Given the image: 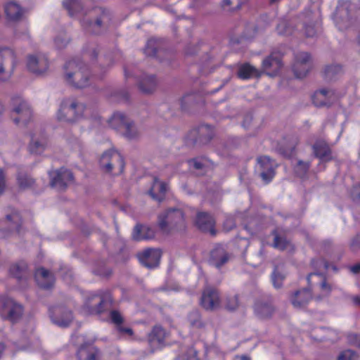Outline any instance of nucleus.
Returning a JSON list of instances; mask_svg holds the SVG:
<instances>
[{
    "label": "nucleus",
    "instance_id": "obj_28",
    "mask_svg": "<svg viewBox=\"0 0 360 360\" xmlns=\"http://www.w3.org/2000/svg\"><path fill=\"white\" fill-rule=\"evenodd\" d=\"M281 59L278 53H271L262 61V69L267 74L276 73L281 68Z\"/></svg>",
    "mask_w": 360,
    "mask_h": 360
},
{
    "label": "nucleus",
    "instance_id": "obj_56",
    "mask_svg": "<svg viewBox=\"0 0 360 360\" xmlns=\"http://www.w3.org/2000/svg\"><path fill=\"white\" fill-rule=\"evenodd\" d=\"M349 2L347 1H339V4L336 8V14L342 16L345 14L347 17L349 15Z\"/></svg>",
    "mask_w": 360,
    "mask_h": 360
},
{
    "label": "nucleus",
    "instance_id": "obj_59",
    "mask_svg": "<svg viewBox=\"0 0 360 360\" xmlns=\"http://www.w3.org/2000/svg\"><path fill=\"white\" fill-rule=\"evenodd\" d=\"M199 51L198 44H188L185 48V53L187 56H193L196 54Z\"/></svg>",
    "mask_w": 360,
    "mask_h": 360
},
{
    "label": "nucleus",
    "instance_id": "obj_33",
    "mask_svg": "<svg viewBox=\"0 0 360 360\" xmlns=\"http://www.w3.org/2000/svg\"><path fill=\"white\" fill-rule=\"evenodd\" d=\"M237 75L240 79H248L252 77H259L261 75L255 67L249 63H244L239 66Z\"/></svg>",
    "mask_w": 360,
    "mask_h": 360
},
{
    "label": "nucleus",
    "instance_id": "obj_2",
    "mask_svg": "<svg viewBox=\"0 0 360 360\" xmlns=\"http://www.w3.org/2000/svg\"><path fill=\"white\" fill-rule=\"evenodd\" d=\"M91 73L86 63L80 60H71L64 65V79L75 88L82 89L89 85Z\"/></svg>",
    "mask_w": 360,
    "mask_h": 360
},
{
    "label": "nucleus",
    "instance_id": "obj_19",
    "mask_svg": "<svg viewBox=\"0 0 360 360\" xmlns=\"http://www.w3.org/2000/svg\"><path fill=\"white\" fill-rule=\"evenodd\" d=\"M195 224L202 232L209 233L212 236H214L217 233L214 228L215 219L208 212H198L195 219Z\"/></svg>",
    "mask_w": 360,
    "mask_h": 360
},
{
    "label": "nucleus",
    "instance_id": "obj_62",
    "mask_svg": "<svg viewBox=\"0 0 360 360\" xmlns=\"http://www.w3.org/2000/svg\"><path fill=\"white\" fill-rule=\"evenodd\" d=\"M350 246L352 248V250L354 251L360 250V235L359 234H357L352 238V240L351 241Z\"/></svg>",
    "mask_w": 360,
    "mask_h": 360
},
{
    "label": "nucleus",
    "instance_id": "obj_64",
    "mask_svg": "<svg viewBox=\"0 0 360 360\" xmlns=\"http://www.w3.org/2000/svg\"><path fill=\"white\" fill-rule=\"evenodd\" d=\"M6 182H5V176L4 171L0 169V195H1L5 189Z\"/></svg>",
    "mask_w": 360,
    "mask_h": 360
},
{
    "label": "nucleus",
    "instance_id": "obj_41",
    "mask_svg": "<svg viewBox=\"0 0 360 360\" xmlns=\"http://www.w3.org/2000/svg\"><path fill=\"white\" fill-rule=\"evenodd\" d=\"M22 113H21L19 116L13 117V122L18 124L20 123H22L23 124H27L28 123L32 117V111L30 106H25L24 107Z\"/></svg>",
    "mask_w": 360,
    "mask_h": 360
},
{
    "label": "nucleus",
    "instance_id": "obj_36",
    "mask_svg": "<svg viewBox=\"0 0 360 360\" xmlns=\"http://www.w3.org/2000/svg\"><path fill=\"white\" fill-rule=\"evenodd\" d=\"M328 94V91L325 89L316 91L312 96L313 103L317 107L330 105Z\"/></svg>",
    "mask_w": 360,
    "mask_h": 360
},
{
    "label": "nucleus",
    "instance_id": "obj_13",
    "mask_svg": "<svg viewBox=\"0 0 360 360\" xmlns=\"http://www.w3.org/2000/svg\"><path fill=\"white\" fill-rule=\"evenodd\" d=\"M52 322L62 328H66L73 321V314L70 309L64 305H56L49 309Z\"/></svg>",
    "mask_w": 360,
    "mask_h": 360
},
{
    "label": "nucleus",
    "instance_id": "obj_39",
    "mask_svg": "<svg viewBox=\"0 0 360 360\" xmlns=\"http://www.w3.org/2000/svg\"><path fill=\"white\" fill-rule=\"evenodd\" d=\"M271 234L274 236L273 247L280 250H285L288 245L289 241L284 236H280L278 231L274 229L272 231Z\"/></svg>",
    "mask_w": 360,
    "mask_h": 360
},
{
    "label": "nucleus",
    "instance_id": "obj_42",
    "mask_svg": "<svg viewBox=\"0 0 360 360\" xmlns=\"http://www.w3.org/2000/svg\"><path fill=\"white\" fill-rule=\"evenodd\" d=\"M342 70V68L339 65H330L326 66L323 70V77L327 81H331Z\"/></svg>",
    "mask_w": 360,
    "mask_h": 360
},
{
    "label": "nucleus",
    "instance_id": "obj_5",
    "mask_svg": "<svg viewBox=\"0 0 360 360\" xmlns=\"http://www.w3.org/2000/svg\"><path fill=\"white\" fill-rule=\"evenodd\" d=\"M112 297L110 292L105 291L99 294L89 296L85 302L84 307L91 315H101L112 306Z\"/></svg>",
    "mask_w": 360,
    "mask_h": 360
},
{
    "label": "nucleus",
    "instance_id": "obj_6",
    "mask_svg": "<svg viewBox=\"0 0 360 360\" xmlns=\"http://www.w3.org/2000/svg\"><path fill=\"white\" fill-rule=\"evenodd\" d=\"M158 225L161 231L169 233L181 230L184 226V213L180 209H169L158 216Z\"/></svg>",
    "mask_w": 360,
    "mask_h": 360
},
{
    "label": "nucleus",
    "instance_id": "obj_48",
    "mask_svg": "<svg viewBox=\"0 0 360 360\" xmlns=\"http://www.w3.org/2000/svg\"><path fill=\"white\" fill-rule=\"evenodd\" d=\"M239 306V301L238 295H229L227 296L225 302L224 307L229 311H235Z\"/></svg>",
    "mask_w": 360,
    "mask_h": 360
},
{
    "label": "nucleus",
    "instance_id": "obj_18",
    "mask_svg": "<svg viewBox=\"0 0 360 360\" xmlns=\"http://www.w3.org/2000/svg\"><path fill=\"white\" fill-rule=\"evenodd\" d=\"M167 333L165 329L159 324L155 325L147 335L148 342L153 350L165 345Z\"/></svg>",
    "mask_w": 360,
    "mask_h": 360
},
{
    "label": "nucleus",
    "instance_id": "obj_1",
    "mask_svg": "<svg viewBox=\"0 0 360 360\" xmlns=\"http://www.w3.org/2000/svg\"><path fill=\"white\" fill-rule=\"evenodd\" d=\"M64 7L70 16L82 13L85 16L82 20L84 30L92 34H100L106 31L111 21L109 10L102 7H95L85 11L81 0H65Z\"/></svg>",
    "mask_w": 360,
    "mask_h": 360
},
{
    "label": "nucleus",
    "instance_id": "obj_23",
    "mask_svg": "<svg viewBox=\"0 0 360 360\" xmlns=\"http://www.w3.org/2000/svg\"><path fill=\"white\" fill-rule=\"evenodd\" d=\"M34 277L38 285L43 289H49L55 282L54 275L44 267L37 269Z\"/></svg>",
    "mask_w": 360,
    "mask_h": 360
},
{
    "label": "nucleus",
    "instance_id": "obj_53",
    "mask_svg": "<svg viewBox=\"0 0 360 360\" xmlns=\"http://www.w3.org/2000/svg\"><path fill=\"white\" fill-rule=\"evenodd\" d=\"M276 30L278 33L282 35H290L292 33V27L285 20H282L278 24Z\"/></svg>",
    "mask_w": 360,
    "mask_h": 360
},
{
    "label": "nucleus",
    "instance_id": "obj_29",
    "mask_svg": "<svg viewBox=\"0 0 360 360\" xmlns=\"http://www.w3.org/2000/svg\"><path fill=\"white\" fill-rule=\"evenodd\" d=\"M4 12L8 20L11 22L21 20L24 13L22 7L14 1L7 2L4 5Z\"/></svg>",
    "mask_w": 360,
    "mask_h": 360
},
{
    "label": "nucleus",
    "instance_id": "obj_38",
    "mask_svg": "<svg viewBox=\"0 0 360 360\" xmlns=\"http://www.w3.org/2000/svg\"><path fill=\"white\" fill-rule=\"evenodd\" d=\"M6 219L11 223V229L20 231V228L22 224V218L19 212L16 210L12 211L11 214L6 216Z\"/></svg>",
    "mask_w": 360,
    "mask_h": 360
},
{
    "label": "nucleus",
    "instance_id": "obj_30",
    "mask_svg": "<svg viewBox=\"0 0 360 360\" xmlns=\"http://www.w3.org/2000/svg\"><path fill=\"white\" fill-rule=\"evenodd\" d=\"M78 360H101L100 352L91 345H82L77 353Z\"/></svg>",
    "mask_w": 360,
    "mask_h": 360
},
{
    "label": "nucleus",
    "instance_id": "obj_15",
    "mask_svg": "<svg viewBox=\"0 0 360 360\" xmlns=\"http://www.w3.org/2000/svg\"><path fill=\"white\" fill-rule=\"evenodd\" d=\"M162 252L158 248H146L136 254L139 262L146 268L153 269L160 264Z\"/></svg>",
    "mask_w": 360,
    "mask_h": 360
},
{
    "label": "nucleus",
    "instance_id": "obj_31",
    "mask_svg": "<svg viewBox=\"0 0 360 360\" xmlns=\"http://www.w3.org/2000/svg\"><path fill=\"white\" fill-rule=\"evenodd\" d=\"M10 274L18 280L26 279L28 276V266L24 261L12 264L9 269Z\"/></svg>",
    "mask_w": 360,
    "mask_h": 360
},
{
    "label": "nucleus",
    "instance_id": "obj_55",
    "mask_svg": "<svg viewBox=\"0 0 360 360\" xmlns=\"http://www.w3.org/2000/svg\"><path fill=\"white\" fill-rule=\"evenodd\" d=\"M356 359H357V355H356V352L351 349H346V350L341 352L337 358V360H356Z\"/></svg>",
    "mask_w": 360,
    "mask_h": 360
},
{
    "label": "nucleus",
    "instance_id": "obj_11",
    "mask_svg": "<svg viewBox=\"0 0 360 360\" xmlns=\"http://www.w3.org/2000/svg\"><path fill=\"white\" fill-rule=\"evenodd\" d=\"M100 165L107 172H111L115 167L118 169L119 172H122L124 161L121 154L117 150H109L102 155Z\"/></svg>",
    "mask_w": 360,
    "mask_h": 360
},
{
    "label": "nucleus",
    "instance_id": "obj_46",
    "mask_svg": "<svg viewBox=\"0 0 360 360\" xmlns=\"http://www.w3.org/2000/svg\"><path fill=\"white\" fill-rule=\"evenodd\" d=\"M124 131L123 132V135L127 139L131 140L134 139L139 136V131L133 122L129 121V122L124 127Z\"/></svg>",
    "mask_w": 360,
    "mask_h": 360
},
{
    "label": "nucleus",
    "instance_id": "obj_16",
    "mask_svg": "<svg viewBox=\"0 0 360 360\" xmlns=\"http://www.w3.org/2000/svg\"><path fill=\"white\" fill-rule=\"evenodd\" d=\"M201 306L207 311H214L220 306V297L217 289L207 286L202 293L200 298Z\"/></svg>",
    "mask_w": 360,
    "mask_h": 360
},
{
    "label": "nucleus",
    "instance_id": "obj_50",
    "mask_svg": "<svg viewBox=\"0 0 360 360\" xmlns=\"http://www.w3.org/2000/svg\"><path fill=\"white\" fill-rule=\"evenodd\" d=\"M246 0H223L221 6L229 11L239 9Z\"/></svg>",
    "mask_w": 360,
    "mask_h": 360
},
{
    "label": "nucleus",
    "instance_id": "obj_3",
    "mask_svg": "<svg viewBox=\"0 0 360 360\" xmlns=\"http://www.w3.org/2000/svg\"><path fill=\"white\" fill-rule=\"evenodd\" d=\"M86 106L75 98L64 99L58 112V119L68 123H75L82 118Z\"/></svg>",
    "mask_w": 360,
    "mask_h": 360
},
{
    "label": "nucleus",
    "instance_id": "obj_58",
    "mask_svg": "<svg viewBox=\"0 0 360 360\" xmlns=\"http://www.w3.org/2000/svg\"><path fill=\"white\" fill-rule=\"evenodd\" d=\"M347 340L349 345L360 348V334L349 333L347 335Z\"/></svg>",
    "mask_w": 360,
    "mask_h": 360
},
{
    "label": "nucleus",
    "instance_id": "obj_21",
    "mask_svg": "<svg viewBox=\"0 0 360 360\" xmlns=\"http://www.w3.org/2000/svg\"><path fill=\"white\" fill-rule=\"evenodd\" d=\"M254 309L260 319H269L274 314L275 307L271 299L262 298L256 301Z\"/></svg>",
    "mask_w": 360,
    "mask_h": 360
},
{
    "label": "nucleus",
    "instance_id": "obj_52",
    "mask_svg": "<svg viewBox=\"0 0 360 360\" xmlns=\"http://www.w3.org/2000/svg\"><path fill=\"white\" fill-rule=\"evenodd\" d=\"M284 278V276L278 271V269L275 268L271 275L274 286L276 288H281L283 285Z\"/></svg>",
    "mask_w": 360,
    "mask_h": 360
},
{
    "label": "nucleus",
    "instance_id": "obj_20",
    "mask_svg": "<svg viewBox=\"0 0 360 360\" xmlns=\"http://www.w3.org/2000/svg\"><path fill=\"white\" fill-rule=\"evenodd\" d=\"M231 258V255L220 245L215 246L210 252V263L219 269Z\"/></svg>",
    "mask_w": 360,
    "mask_h": 360
},
{
    "label": "nucleus",
    "instance_id": "obj_44",
    "mask_svg": "<svg viewBox=\"0 0 360 360\" xmlns=\"http://www.w3.org/2000/svg\"><path fill=\"white\" fill-rule=\"evenodd\" d=\"M310 165L309 162L298 160L294 168L296 175L300 178L305 176L309 169Z\"/></svg>",
    "mask_w": 360,
    "mask_h": 360
},
{
    "label": "nucleus",
    "instance_id": "obj_35",
    "mask_svg": "<svg viewBox=\"0 0 360 360\" xmlns=\"http://www.w3.org/2000/svg\"><path fill=\"white\" fill-rule=\"evenodd\" d=\"M187 321L193 328L202 329L205 327V323L202 320L201 315L198 310H192L187 316Z\"/></svg>",
    "mask_w": 360,
    "mask_h": 360
},
{
    "label": "nucleus",
    "instance_id": "obj_27",
    "mask_svg": "<svg viewBox=\"0 0 360 360\" xmlns=\"http://www.w3.org/2000/svg\"><path fill=\"white\" fill-rule=\"evenodd\" d=\"M46 146L47 138L44 133H41L40 134H34L31 136L28 150L30 153L38 155L44 151Z\"/></svg>",
    "mask_w": 360,
    "mask_h": 360
},
{
    "label": "nucleus",
    "instance_id": "obj_61",
    "mask_svg": "<svg viewBox=\"0 0 360 360\" xmlns=\"http://www.w3.org/2000/svg\"><path fill=\"white\" fill-rule=\"evenodd\" d=\"M304 34L307 37H314L316 34V30L312 25H305Z\"/></svg>",
    "mask_w": 360,
    "mask_h": 360
},
{
    "label": "nucleus",
    "instance_id": "obj_8",
    "mask_svg": "<svg viewBox=\"0 0 360 360\" xmlns=\"http://www.w3.org/2000/svg\"><path fill=\"white\" fill-rule=\"evenodd\" d=\"M23 311L22 305L11 298L4 297L0 300V316L4 320L15 323L22 317Z\"/></svg>",
    "mask_w": 360,
    "mask_h": 360
},
{
    "label": "nucleus",
    "instance_id": "obj_4",
    "mask_svg": "<svg viewBox=\"0 0 360 360\" xmlns=\"http://www.w3.org/2000/svg\"><path fill=\"white\" fill-rule=\"evenodd\" d=\"M17 63L15 51L8 46H0V82H7L12 78Z\"/></svg>",
    "mask_w": 360,
    "mask_h": 360
},
{
    "label": "nucleus",
    "instance_id": "obj_60",
    "mask_svg": "<svg viewBox=\"0 0 360 360\" xmlns=\"http://www.w3.org/2000/svg\"><path fill=\"white\" fill-rule=\"evenodd\" d=\"M117 330L122 335H127L129 336H132L134 335L133 330L129 327H126L123 326V324H120L116 326Z\"/></svg>",
    "mask_w": 360,
    "mask_h": 360
},
{
    "label": "nucleus",
    "instance_id": "obj_63",
    "mask_svg": "<svg viewBox=\"0 0 360 360\" xmlns=\"http://www.w3.org/2000/svg\"><path fill=\"white\" fill-rule=\"evenodd\" d=\"M189 163L192 164L195 169H202L205 167L204 164L198 158L191 159Z\"/></svg>",
    "mask_w": 360,
    "mask_h": 360
},
{
    "label": "nucleus",
    "instance_id": "obj_34",
    "mask_svg": "<svg viewBox=\"0 0 360 360\" xmlns=\"http://www.w3.org/2000/svg\"><path fill=\"white\" fill-rule=\"evenodd\" d=\"M128 117L121 112H115L109 120L110 126L115 129L124 128L129 122Z\"/></svg>",
    "mask_w": 360,
    "mask_h": 360
},
{
    "label": "nucleus",
    "instance_id": "obj_37",
    "mask_svg": "<svg viewBox=\"0 0 360 360\" xmlns=\"http://www.w3.org/2000/svg\"><path fill=\"white\" fill-rule=\"evenodd\" d=\"M17 181L19 187L22 189L32 188L35 184V180L32 177L20 169L17 174Z\"/></svg>",
    "mask_w": 360,
    "mask_h": 360
},
{
    "label": "nucleus",
    "instance_id": "obj_49",
    "mask_svg": "<svg viewBox=\"0 0 360 360\" xmlns=\"http://www.w3.org/2000/svg\"><path fill=\"white\" fill-rule=\"evenodd\" d=\"M176 360H200L198 357V352L193 347H190L182 352Z\"/></svg>",
    "mask_w": 360,
    "mask_h": 360
},
{
    "label": "nucleus",
    "instance_id": "obj_43",
    "mask_svg": "<svg viewBox=\"0 0 360 360\" xmlns=\"http://www.w3.org/2000/svg\"><path fill=\"white\" fill-rule=\"evenodd\" d=\"M197 102V95L194 93L185 94L180 100L182 110H186L189 107Z\"/></svg>",
    "mask_w": 360,
    "mask_h": 360
},
{
    "label": "nucleus",
    "instance_id": "obj_14",
    "mask_svg": "<svg viewBox=\"0 0 360 360\" xmlns=\"http://www.w3.org/2000/svg\"><path fill=\"white\" fill-rule=\"evenodd\" d=\"M312 67L311 56L307 52H299L295 55L292 70L297 78L302 79L307 76Z\"/></svg>",
    "mask_w": 360,
    "mask_h": 360
},
{
    "label": "nucleus",
    "instance_id": "obj_51",
    "mask_svg": "<svg viewBox=\"0 0 360 360\" xmlns=\"http://www.w3.org/2000/svg\"><path fill=\"white\" fill-rule=\"evenodd\" d=\"M312 274H313L312 276L316 275L323 278L322 281L320 284L321 290L323 292L325 296H329L333 290V287L330 283H328L327 282V280H326L325 276L321 273H312Z\"/></svg>",
    "mask_w": 360,
    "mask_h": 360
},
{
    "label": "nucleus",
    "instance_id": "obj_32",
    "mask_svg": "<svg viewBox=\"0 0 360 360\" xmlns=\"http://www.w3.org/2000/svg\"><path fill=\"white\" fill-rule=\"evenodd\" d=\"M153 231L144 225L136 224L132 232V238L134 240H148L153 238Z\"/></svg>",
    "mask_w": 360,
    "mask_h": 360
},
{
    "label": "nucleus",
    "instance_id": "obj_24",
    "mask_svg": "<svg viewBox=\"0 0 360 360\" xmlns=\"http://www.w3.org/2000/svg\"><path fill=\"white\" fill-rule=\"evenodd\" d=\"M167 188L165 182L160 181L157 176H153V184L148 193L153 200L161 202L165 198Z\"/></svg>",
    "mask_w": 360,
    "mask_h": 360
},
{
    "label": "nucleus",
    "instance_id": "obj_17",
    "mask_svg": "<svg viewBox=\"0 0 360 360\" xmlns=\"http://www.w3.org/2000/svg\"><path fill=\"white\" fill-rule=\"evenodd\" d=\"M49 60L44 55H30L27 56V66L28 70L37 75H41L49 69Z\"/></svg>",
    "mask_w": 360,
    "mask_h": 360
},
{
    "label": "nucleus",
    "instance_id": "obj_47",
    "mask_svg": "<svg viewBox=\"0 0 360 360\" xmlns=\"http://www.w3.org/2000/svg\"><path fill=\"white\" fill-rule=\"evenodd\" d=\"M158 50V40L150 39L148 41L144 49V53L148 56H155Z\"/></svg>",
    "mask_w": 360,
    "mask_h": 360
},
{
    "label": "nucleus",
    "instance_id": "obj_54",
    "mask_svg": "<svg viewBox=\"0 0 360 360\" xmlns=\"http://www.w3.org/2000/svg\"><path fill=\"white\" fill-rule=\"evenodd\" d=\"M110 319L111 322L116 326L124 323V318L121 313L117 310H111L110 311Z\"/></svg>",
    "mask_w": 360,
    "mask_h": 360
},
{
    "label": "nucleus",
    "instance_id": "obj_45",
    "mask_svg": "<svg viewBox=\"0 0 360 360\" xmlns=\"http://www.w3.org/2000/svg\"><path fill=\"white\" fill-rule=\"evenodd\" d=\"M249 264L254 267L258 266L265 260V252L262 247L257 252L250 256Z\"/></svg>",
    "mask_w": 360,
    "mask_h": 360
},
{
    "label": "nucleus",
    "instance_id": "obj_26",
    "mask_svg": "<svg viewBox=\"0 0 360 360\" xmlns=\"http://www.w3.org/2000/svg\"><path fill=\"white\" fill-rule=\"evenodd\" d=\"M312 148L315 157L321 162H328L333 159L331 149L324 140H317Z\"/></svg>",
    "mask_w": 360,
    "mask_h": 360
},
{
    "label": "nucleus",
    "instance_id": "obj_22",
    "mask_svg": "<svg viewBox=\"0 0 360 360\" xmlns=\"http://www.w3.org/2000/svg\"><path fill=\"white\" fill-rule=\"evenodd\" d=\"M299 142V137L296 134L286 135L279 143L278 150L283 155L290 157L294 153Z\"/></svg>",
    "mask_w": 360,
    "mask_h": 360
},
{
    "label": "nucleus",
    "instance_id": "obj_40",
    "mask_svg": "<svg viewBox=\"0 0 360 360\" xmlns=\"http://www.w3.org/2000/svg\"><path fill=\"white\" fill-rule=\"evenodd\" d=\"M12 117H14V114L16 116H19L22 113V110L25 106H30L29 104L20 97H15L12 99Z\"/></svg>",
    "mask_w": 360,
    "mask_h": 360
},
{
    "label": "nucleus",
    "instance_id": "obj_10",
    "mask_svg": "<svg viewBox=\"0 0 360 360\" xmlns=\"http://www.w3.org/2000/svg\"><path fill=\"white\" fill-rule=\"evenodd\" d=\"M277 163L267 155H261L257 158V172L265 184L272 181L276 175Z\"/></svg>",
    "mask_w": 360,
    "mask_h": 360
},
{
    "label": "nucleus",
    "instance_id": "obj_25",
    "mask_svg": "<svg viewBox=\"0 0 360 360\" xmlns=\"http://www.w3.org/2000/svg\"><path fill=\"white\" fill-rule=\"evenodd\" d=\"M158 79L154 75H142L138 82L139 90L145 94H153L157 89Z\"/></svg>",
    "mask_w": 360,
    "mask_h": 360
},
{
    "label": "nucleus",
    "instance_id": "obj_7",
    "mask_svg": "<svg viewBox=\"0 0 360 360\" xmlns=\"http://www.w3.org/2000/svg\"><path fill=\"white\" fill-rule=\"evenodd\" d=\"M214 135L213 127L208 124H202L188 133L186 143L189 146L202 147L210 143Z\"/></svg>",
    "mask_w": 360,
    "mask_h": 360
},
{
    "label": "nucleus",
    "instance_id": "obj_12",
    "mask_svg": "<svg viewBox=\"0 0 360 360\" xmlns=\"http://www.w3.org/2000/svg\"><path fill=\"white\" fill-rule=\"evenodd\" d=\"M312 274H309L307 277L308 286L296 290L290 297V302L292 306L296 309H305L309 302L313 299V293L311 287V277L312 276Z\"/></svg>",
    "mask_w": 360,
    "mask_h": 360
},
{
    "label": "nucleus",
    "instance_id": "obj_9",
    "mask_svg": "<svg viewBox=\"0 0 360 360\" xmlns=\"http://www.w3.org/2000/svg\"><path fill=\"white\" fill-rule=\"evenodd\" d=\"M48 174L51 187L59 191H65L68 186L74 182L73 173L63 167L57 169H51Z\"/></svg>",
    "mask_w": 360,
    "mask_h": 360
},
{
    "label": "nucleus",
    "instance_id": "obj_57",
    "mask_svg": "<svg viewBox=\"0 0 360 360\" xmlns=\"http://www.w3.org/2000/svg\"><path fill=\"white\" fill-rule=\"evenodd\" d=\"M69 41L70 38L65 34L58 36L54 40L55 44L58 49L65 48Z\"/></svg>",
    "mask_w": 360,
    "mask_h": 360
}]
</instances>
